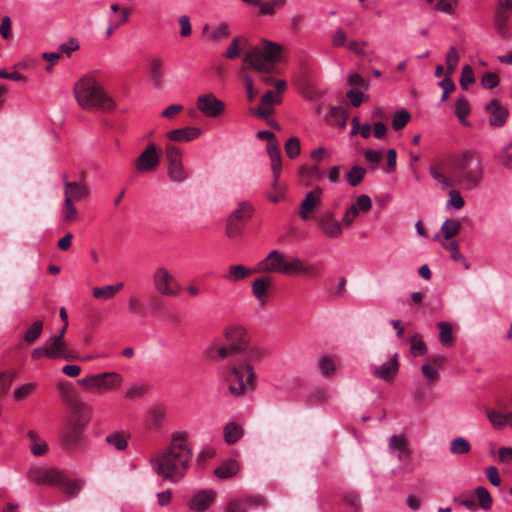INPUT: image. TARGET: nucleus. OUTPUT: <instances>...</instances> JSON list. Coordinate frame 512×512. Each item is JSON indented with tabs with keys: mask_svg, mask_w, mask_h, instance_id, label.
Segmentation results:
<instances>
[{
	"mask_svg": "<svg viewBox=\"0 0 512 512\" xmlns=\"http://www.w3.org/2000/svg\"><path fill=\"white\" fill-rule=\"evenodd\" d=\"M320 230L329 238L336 239L342 236V222L335 218L333 211L323 212L317 220Z\"/></svg>",
	"mask_w": 512,
	"mask_h": 512,
	"instance_id": "dca6fc26",
	"label": "nucleus"
},
{
	"mask_svg": "<svg viewBox=\"0 0 512 512\" xmlns=\"http://www.w3.org/2000/svg\"><path fill=\"white\" fill-rule=\"evenodd\" d=\"M216 492L204 489L196 492L188 502V507L193 512H205L214 503Z\"/></svg>",
	"mask_w": 512,
	"mask_h": 512,
	"instance_id": "aec40b11",
	"label": "nucleus"
},
{
	"mask_svg": "<svg viewBox=\"0 0 512 512\" xmlns=\"http://www.w3.org/2000/svg\"><path fill=\"white\" fill-rule=\"evenodd\" d=\"M282 48L277 43L264 41L263 48L250 47L243 56V62L261 73H271L274 65L281 59Z\"/></svg>",
	"mask_w": 512,
	"mask_h": 512,
	"instance_id": "39448f33",
	"label": "nucleus"
},
{
	"mask_svg": "<svg viewBox=\"0 0 512 512\" xmlns=\"http://www.w3.org/2000/svg\"><path fill=\"white\" fill-rule=\"evenodd\" d=\"M475 492L481 508L489 510L492 506V497L489 491L485 487L479 486L476 488Z\"/></svg>",
	"mask_w": 512,
	"mask_h": 512,
	"instance_id": "4d7b16f0",
	"label": "nucleus"
},
{
	"mask_svg": "<svg viewBox=\"0 0 512 512\" xmlns=\"http://www.w3.org/2000/svg\"><path fill=\"white\" fill-rule=\"evenodd\" d=\"M285 152L291 159L299 156L301 152V143L298 137H291L286 141Z\"/></svg>",
	"mask_w": 512,
	"mask_h": 512,
	"instance_id": "864d4df0",
	"label": "nucleus"
},
{
	"mask_svg": "<svg viewBox=\"0 0 512 512\" xmlns=\"http://www.w3.org/2000/svg\"><path fill=\"white\" fill-rule=\"evenodd\" d=\"M196 106L206 117L214 118L220 116L225 109L223 101L217 99L214 94H202L197 98Z\"/></svg>",
	"mask_w": 512,
	"mask_h": 512,
	"instance_id": "4468645a",
	"label": "nucleus"
},
{
	"mask_svg": "<svg viewBox=\"0 0 512 512\" xmlns=\"http://www.w3.org/2000/svg\"><path fill=\"white\" fill-rule=\"evenodd\" d=\"M475 82V77L473 73V69L470 65H465L462 68L460 84L463 89H467L469 84Z\"/></svg>",
	"mask_w": 512,
	"mask_h": 512,
	"instance_id": "69168bd1",
	"label": "nucleus"
},
{
	"mask_svg": "<svg viewBox=\"0 0 512 512\" xmlns=\"http://www.w3.org/2000/svg\"><path fill=\"white\" fill-rule=\"evenodd\" d=\"M64 198L77 202L87 199L90 195L89 186L85 181H67V176L63 175Z\"/></svg>",
	"mask_w": 512,
	"mask_h": 512,
	"instance_id": "6ab92c4d",
	"label": "nucleus"
},
{
	"mask_svg": "<svg viewBox=\"0 0 512 512\" xmlns=\"http://www.w3.org/2000/svg\"><path fill=\"white\" fill-rule=\"evenodd\" d=\"M46 346L49 353V358L51 359H63V360H73L76 359V353L68 348L64 339H60L59 337H50L46 342Z\"/></svg>",
	"mask_w": 512,
	"mask_h": 512,
	"instance_id": "a211bd4d",
	"label": "nucleus"
},
{
	"mask_svg": "<svg viewBox=\"0 0 512 512\" xmlns=\"http://www.w3.org/2000/svg\"><path fill=\"white\" fill-rule=\"evenodd\" d=\"M421 374L428 385L434 384L439 377V369L432 363H425L421 366Z\"/></svg>",
	"mask_w": 512,
	"mask_h": 512,
	"instance_id": "09e8293b",
	"label": "nucleus"
},
{
	"mask_svg": "<svg viewBox=\"0 0 512 512\" xmlns=\"http://www.w3.org/2000/svg\"><path fill=\"white\" fill-rule=\"evenodd\" d=\"M246 44L247 43V40L246 39H241L239 37H235L233 38L230 46L228 47V49L226 50V52L224 53V56L228 59H235L239 56V51L241 48H243V46L241 44Z\"/></svg>",
	"mask_w": 512,
	"mask_h": 512,
	"instance_id": "13d9d810",
	"label": "nucleus"
},
{
	"mask_svg": "<svg viewBox=\"0 0 512 512\" xmlns=\"http://www.w3.org/2000/svg\"><path fill=\"white\" fill-rule=\"evenodd\" d=\"M372 208L371 198L367 195H360L353 204L345 211L342 217V224L350 226L360 213H366Z\"/></svg>",
	"mask_w": 512,
	"mask_h": 512,
	"instance_id": "f3484780",
	"label": "nucleus"
},
{
	"mask_svg": "<svg viewBox=\"0 0 512 512\" xmlns=\"http://www.w3.org/2000/svg\"><path fill=\"white\" fill-rule=\"evenodd\" d=\"M322 192V189L317 187L306 194L305 198L301 202L300 208V217L302 220H308L310 218L311 212L320 202Z\"/></svg>",
	"mask_w": 512,
	"mask_h": 512,
	"instance_id": "b1692460",
	"label": "nucleus"
},
{
	"mask_svg": "<svg viewBox=\"0 0 512 512\" xmlns=\"http://www.w3.org/2000/svg\"><path fill=\"white\" fill-rule=\"evenodd\" d=\"M389 449L391 451H398V458L402 460L404 455H409L406 440L402 435H392L389 439Z\"/></svg>",
	"mask_w": 512,
	"mask_h": 512,
	"instance_id": "a19ab883",
	"label": "nucleus"
},
{
	"mask_svg": "<svg viewBox=\"0 0 512 512\" xmlns=\"http://www.w3.org/2000/svg\"><path fill=\"white\" fill-rule=\"evenodd\" d=\"M485 109L487 113L490 114L489 123L491 126L500 127L505 124L508 117V110L500 105L497 100H490L486 104Z\"/></svg>",
	"mask_w": 512,
	"mask_h": 512,
	"instance_id": "5701e85b",
	"label": "nucleus"
},
{
	"mask_svg": "<svg viewBox=\"0 0 512 512\" xmlns=\"http://www.w3.org/2000/svg\"><path fill=\"white\" fill-rule=\"evenodd\" d=\"M201 130L197 127H184L171 130L167 133V138L173 142H189L197 139Z\"/></svg>",
	"mask_w": 512,
	"mask_h": 512,
	"instance_id": "a878e982",
	"label": "nucleus"
},
{
	"mask_svg": "<svg viewBox=\"0 0 512 512\" xmlns=\"http://www.w3.org/2000/svg\"><path fill=\"white\" fill-rule=\"evenodd\" d=\"M207 354L211 359H225L237 353L230 350L227 344L212 343L207 349Z\"/></svg>",
	"mask_w": 512,
	"mask_h": 512,
	"instance_id": "e433bc0d",
	"label": "nucleus"
},
{
	"mask_svg": "<svg viewBox=\"0 0 512 512\" xmlns=\"http://www.w3.org/2000/svg\"><path fill=\"white\" fill-rule=\"evenodd\" d=\"M264 355L265 350L262 347L253 346L247 350L245 357L243 359H240L239 361H248L249 363L252 364V362L260 361L264 357Z\"/></svg>",
	"mask_w": 512,
	"mask_h": 512,
	"instance_id": "680f3d73",
	"label": "nucleus"
},
{
	"mask_svg": "<svg viewBox=\"0 0 512 512\" xmlns=\"http://www.w3.org/2000/svg\"><path fill=\"white\" fill-rule=\"evenodd\" d=\"M165 154L168 161L167 174L175 183H182L189 178V173L182 162V151L176 145L168 143L165 146Z\"/></svg>",
	"mask_w": 512,
	"mask_h": 512,
	"instance_id": "1a4fd4ad",
	"label": "nucleus"
},
{
	"mask_svg": "<svg viewBox=\"0 0 512 512\" xmlns=\"http://www.w3.org/2000/svg\"><path fill=\"white\" fill-rule=\"evenodd\" d=\"M130 438V434L125 431H114L108 434L105 438L107 444H109L112 448L123 451L128 446V440Z\"/></svg>",
	"mask_w": 512,
	"mask_h": 512,
	"instance_id": "2f4dec72",
	"label": "nucleus"
},
{
	"mask_svg": "<svg viewBox=\"0 0 512 512\" xmlns=\"http://www.w3.org/2000/svg\"><path fill=\"white\" fill-rule=\"evenodd\" d=\"M399 370L398 354L395 353L388 361L380 366L373 367V374L375 377L382 379L386 382H392Z\"/></svg>",
	"mask_w": 512,
	"mask_h": 512,
	"instance_id": "4be33fe9",
	"label": "nucleus"
},
{
	"mask_svg": "<svg viewBox=\"0 0 512 512\" xmlns=\"http://www.w3.org/2000/svg\"><path fill=\"white\" fill-rule=\"evenodd\" d=\"M287 256L278 251H271L268 256L260 263V269L264 272L284 273Z\"/></svg>",
	"mask_w": 512,
	"mask_h": 512,
	"instance_id": "412c9836",
	"label": "nucleus"
},
{
	"mask_svg": "<svg viewBox=\"0 0 512 512\" xmlns=\"http://www.w3.org/2000/svg\"><path fill=\"white\" fill-rule=\"evenodd\" d=\"M317 366L323 377L331 378L336 373L337 361L334 356L323 354L319 357Z\"/></svg>",
	"mask_w": 512,
	"mask_h": 512,
	"instance_id": "c85d7f7f",
	"label": "nucleus"
},
{
	"mask_svg": "<svg viewBox=\"0 0 512 512\" xmlns=\"http://www.w3.org/2000/svg\"><path fill=\"white\" fill-rule=\"evenodd\" d=\"M253 273V270L247 268L242 264L231 265L228 268L227 274L224 279L228 282H238L246 279Z\"/></svg>",
	"mask_w": 512,
	"mask_h": 512,
	"instance_id": "72a5a7b5",
	"label": "nucleus"
},
{
	"mask_svg": "<svg viewBox=\"0 0 512 512\" xmlns=\"http://www.w3.org/2000/svg\"><path fill=\"white\" fill-rule=\"evenodd\" d=\"M223 335L230 350L237 354L247 350L249 335L243 326L230 325L224 329Z\"/></svg>",
	"mask_w": 512,
	"mask_h": 512,
	"instance_id": "9b49d317",
	"label": "nucleus"
},
{
	"mask_svg": "<svg viewBox=\"0 0 512 512\" xmlns=\"http://www.w3.org/2000/svg\"><path fill=\"white\" fill-rule=\"evenodd\" d=\"M124 378L118 372L90 374L78 380V384L88 392L106 393L118 390Z\"/></svg>",
	"mask_w": 512,
	"mask_h": 512,
	"instance_id": "423d86ee",
	"label": "nucleus"
},
{
	"mask_svg": "<svg viewBox=\"0 0 512 512\" xmlns=\"http://www.w3.org/2000/svg\"><path fill=\"white\" fill-rule=\"evenodd\" d=\"M459 62V55L455 47H450L447 55H446V66H447V74L451 75Z\"/></svg>",
	"mask_w": 512,
	"mask_h": 512,
	"instance_id": "e2e57ef3",
	"label": "nucleus"
},
{
	"mask_svg": "<svg viewBox=\"0 0 512 512\" xmlns=\"http://www.w3.org/2000/svg\"><path fill=\"white\" fill-rule=\"evenodd\" d=\"M37 384L34 382L26 383L14 390L13 398L15 401H22L30 397L36 390Z\"/></svg>",
	"mask_w": 512,
	"mask_h": 512,
	"instance_id": "8fccbe9b",
	"label": "nucleus"
},
{
	"mask_svg": "<svg viewBox=\"0 0 512 512\" xmlns=\"http://www.w3.org/2000/svg\"><path fill=\"white\" fill-rule=\"evenodd\" d=\"M253 208L247 202L239 204L238 208L231 213L229 218L235 221H246L252 217Z\"/></svg>",
	"mask_w": 512,
	"mask_h": 512,
	"instance_id": "a18cd8bd",
	"label": "nucleus"
},
{
	"mask_svg": "<svg viewBox=\"0 0 512 512\" xmlns=\"http://www.w3.org/2000/svg\"><path fill=\"white\" fill-rule=\"evenodd\" d=\"M486 415L495 429L501 430L506 427L504 414L495 410L488 409Z\"/></svg>",
	"mask_w": 512,
	"mask_h": 512,
	"instance_id": "6e6d98bb",
	"label": "nucleus"
},
{
	"mask_svg": "<svg viewBox=\"0 0 512 512\" xmlns=\"http://www.w3.org/2000/svg\"><path fill=\"white\" fill-rule=\"evenodd\" d=\"M256 374L253 364L248 361H237L231 365L225 376L229 393L234 397L244 396L255 388Z\"/></svg>",
	"mask_w": 512,
	"mask_h": 512,
	"instance_id": "7ed1b4c3",
	"label": "nucleus"
},
{
	"mask_svg": "<svg viewBox=\"0 0 512 512\" xmlns=\"http://www.w3.org/2000/svg\"><path fill=\"white\" fill-rule=\"evenodd\" d=\"M89 419L84 415L80 406H76L71 413V417L65 426L64 439L70 448H75L82 444V434L86 429Z\"/></svg>",
	"mask_w": 512,
	"mask_h": 512,
	"instance_id": "0eeeda50",
	"label": "nucleus"
},
{
	"mask_svg": "<svg viewBox=\"0 0 512 512\" xmlns=\"http://www.w3.org/2000/svg\"><path fill=\"white\" fill-rule=\"evenodd\" d=\"M267 153L271 161L272 173H278V170H282V156L277 141H272L267 144Z\"/></svg>",
	"mask_w": 512,
	"mask_h": 512,
	"instance_id": "c9c22d12",
	"label": "nucleus"
},
{
	"mask_svg": "<svg viewBox=\"0 0 512 512\" xmlns=\"http://www.w3.org/2000/svg\"><path fill=\"white\" fill-rule=\"evenodd\" d=\"M161 151L155 144H149L140 154L136 162L137 171L144 173L154 170L160 162Z\"/></svg>",
	"mask_w": 512,
	"mask_h": 512,
	"instance_id": "2eb2a0df",
	"label": "nucleus"
},
{
	"mask_svg": "<svg viewBox=\"0 0 512 512\" xmlns=\"http://www.w3.org/2000/svg\"><path fill=\"white\" fill-rule=\"evenodd\" d=\"M442 247L450 252L451 259L455 262L461 263L465 269H470V263L466 260V258L460 253L459 245L456 241H451L449 243H442Z\"/></svg>",
	"mask_w": 512,
	"mask_h": 512,
	"instance_id": "37998d69",
	"label": "nucleus"
},
{
	"mask_svg": "<svg viewBox=\"0 0 512 512\" xmlns=\"http://www.w3.org/2000/svg\"><path fill=\"white\" fill-rule=\"evenodd\" d=\"M163 66L164 61L159 58H153L149 61L150 77L155 88H161L163 85Z\"/></svg>",
	"mask_w": 512,
	"mask_h": 512,
	"instance_id": "7c9ffc66",
	"label": "nucleus"
},
{
	"mask_svg": "<svg viewBox=\"0 0 512 512\" xmlns=\"http://www.w3.org/2000/svg\"><path fill=\"white\" fill-rule=\"evenodd\" d=\"M239 471V464L235 460L224 462L215 470V475L219 478L226 479L237 474Z\"/></svg>",
	"mask_w": 512,
	"mask_h": 512,
	"instance_id": "ea45409f",
	"label": "nucleus"
},
{
	"mask_svg": "<svg viewBox=\"0 0 512 512\" xmlns=\"http://www.w3.org/2000/svg\"><path fill=\"white\" fill-rule=\"evenodd\" d=\"M437 327L440 329L439 341L441 344L445 347L452 346L454 338L451 325L447 322H439Z\"/></svg>",
	"mask_w": 512,
	"mask_h": 512,
	"instance_id": "de8ad7c7",
	"label": "nucleus"
},
{
	"mask_svg": "<svg viewBox=\"0 0 512 512\" xmlns=\"http://www.w3.org/2000/svg\"><path fill=\"white\" fill-rule=\"evenodd\" d=\"M286 5V0H269L267 2H261L259 12L261 15L271 16L277 10L282 9Z\"/></svg>",
	"mask_w": 512,
	"mask_h": 512,
	"instance_id": "49530a36",
	"label": "nucleus"
},
{
	"mask_svg": "<svg viewBox=\"0 0 512 512\" xmlns=\"http://www.w3.org/2000/svg\"><path fill=\"white\" fill-rule=\"evenodd\" d=\"M471 450L470 442L464 437H456L450 442L449 451L453 455H464Z\"/></svg>",
	"mask_w": 512,
	"mask_h": 512,
	"instance_id": "c03bdc74",
	"label": "nucleus"
},
{
	"mask_svg": "<svg viewBox=\"0 0 512 512\" xmlns=\"http://www.w3.org/2000/svg\"><path fill=\"white\" fill-rule=\"evenodd\" d=\"M243 436V429L235 422H230L224 427V439L228 444L236 443Z\"/></svg>",
	"mask_w": 512,
	"mask_h": 512,
	"instance_id": "58836bf2",
	"label": "nucleus"
},
{
	"mask_svg": "<svg viewBox=\"0 0 512 512\" xmlns=\"http://www.w3.org/2000/svg\"><path fill=\"white\" fill-rule=\"evenodd\" d=\"M42 330L43 322L41 320L34 321L24 335L25 341L27 343L35 342L40 337Z\"/></svg>",
	"mask_w": 512,
	"mask_h": 512,
	"instance_id": "3c124183",
	"label": "nucleus"
},
{
	"mask_svg": "<svg viewBox=\"0 0 512 512\" xmlns=\"http://www.w3.org/2000/svg\"><path fill=\"white\" fill-rule=\"evenodd\" d=\"M280 102V96H276L272 91H268L262 96L260 105L256 109V113L261 118H266L273 114V105Z\"/></svg>",
	"mask_w": 512,
	"mask_h": 512,
	"instance_id": "bb28decb",
	"label": "nucleus"
},
{
	"mask_svg": "<svg viewBox=\"0 0 512 512\" xmlns=\"http://www.w3.org/2000/svg\"><path fill=\"white\" fill-rule=\"evenodd\" d=\"M410 120V114L405 110L395 112L392 120V127L394 130H401L406 126Z\"/></svg>",
	"mask_w": 512,
	"mask_h": 512,
	"instance_id": "052dcab7",
	"label": "nucleus"
},
{
	"mask_svg": "<svg viewBox=\"0 0 512 512\" xmlns=\"http://www.w3.org/2000/svg\"><path fill=\"white\" fill-rule=\"evenodd\" d=\"M193 457L187 432L175 431L169 444L149 460L153 471L165 480L177 483L187 473Z\"/></svg>",
	"mask_w": 512,
	"mask_h": 512,
	"instance_id": "f257e3e1",
	"label": "nucleus"
},
{
	"mask_svg": "<svg viewBox=\"0 0 512 512\" xmlns=\"http://www.w3.org/2000/svg\"><path fill=\"white\" fill-rule=\"evenodd\" d=\"M77 217V210L74 206V202L70 201L69 198H64L63 209H62V220L64 222L74 221Z\"/></svg>",
	"mask_w": 512,
	"mask_h": 512,
	"instance_id": "5fc2aeb1",
	"label": "nucleus"
},
{
	"mask_svg": "<svg viewBox=\"0 0 512 512\" xmlns=\"http://www.w3.org/2000/svg\"><path fill=\"white\" fill-rule=\"evenodd\" d=\"M499 84V77L494 72H486L481 78V85L485 89H493Z\"/></svg>",
	"mask_w": 512,
	"mask_h": 512,
	"instance_id": "774afa93",
	"label": "nucleus"
},
{
	"mask_svg": "<svg viewBox=\"0 0 512 512\" xmlns=\"http://www.w3.org/2000/svg\"><path fill=\"white\" fill-rule=\"evenodd\" d=\"M64 472L57 467L31 466L27 471V478L38 485L59 486Z\"/></svg>",
	"mask_w": 512,
	"mask_h": 512,
	"instance_id": "9d476101",
	"label": "nucleus"
},
{
	"mask_svg": "<svg viewBox=\"0 0 512 512\" xmlns=\"http://www.w3.org/2000/svg\"><path fill=\"white\" fill-rule=\"evenodd\" d=\"M512 18V0H497L494 15V25L502 38H509L511 33L508 21Z\"/></svg>",
	"mask_w": 512,
	"mask_h": 512,
	"instance_id": "f8f14e48",
	"label": "nucleus"
},
{
	"mask_svg": "<svg viewBox=\"0 0 512 512\" xmlns=\"http://www.w3.org/2000/svg\"><path fill=\"white\" fill-rule=\"evenodd\" d=\"M271 285V281L268 277H260L253 281L252 292L257 301L260 304H266L268 302L267 292Z\"/></svg>",
	"mask_w": 512,
	"mask_h": 512,
	"instance_id": "cd10ccee",
	"label": "nucleus"
},
{
	"mask_svg": "<svg viewBox=\"0 0 512 512\" xmlns=\"http://www.w3.org/2000/svg\"><path fill=\"white\" fill-rule=\"evenodd\" d=\"M27 437L30 440V452L34 456H44L48 451V445L45 440H43L40 435L34 431L29 430L27 432Z\"/></svg>",
	"mask_w": 512,
	"mask_h": 512,
	"instance_id": "c756f323",
	"label": "nucleus"
},
{
	"mask_svg": "<svg viewBox=\"0 0 512 512\" xmlns=\"http://www.w3.org/2000/svg\"><path fill=\"white\" fill-rule=\"evenodd\" d=\"M449 199L447 200L445 207L446 209H461L464 206V199L461 193L456 189H451L448 192Z\"/></svg>",
	"mask_w": 512,
	"mask_h": 512,
	"instance_id": "603ef678",
	"label": "nucleus"
},
{
	"mask_svg": "<svg viewBox=\"0 0 512 512\" xmlns=\"http://www.w3.org/2000/svg\"><path fill=\"white\" fill-rule=\"evenodd\" d=\"M366 170L361 166H353L347 174V180L351 186H357L364 178Z\"/></svg>",
	"mask_w": 512,
	"mask_h": 512,
	"instance_id": "bf43d9fd",
	"label": "nucleus"
},
{
	"mask_svg": "<svg viewBox=\"0 0 512 512\" xmlns=\"http://www.w3.org/2000/svg\"><path fill=\"white\" fill-rule=\"evenodd\" d=\"M73 93L78 105L84 110L112 111L116 107L114 99L102 84L90 75L75 83Z\"/></svg>",
	"mask_w": 512,
	"mask_h": 512,
	"instance_id": "f03ea898",
	"label": "nucleus"
},
{
	"mask_svg": "<svg viewBox=\"0 0 512 512\" xmlns=\"http://www.w3.org/2000/svg\"><path fill=\"white\" fill-rule=\"evenodd\" d=\"M456 181L466 189L477 187L483 178V168L478 154L464 151L455 161Z\"/></svg>",
	"mask_w": 512,
	"mask_h": 512,
	"instance_id": "20e7f679",
	"label": "nucleus"
},
{
	"mask_svg": "<svg viewBox=\"0 0 512 512\" xmlns=\"http://www.w3.org/2000/svg\"><path fill=\"white\" fill-rule=\"evenodd\" d=\"M285 275H306L309 278L319 277L318 264H305L299 257H287L286 265L284 268Z\"/></svg>",
	"mask_w": 512,
	"mask_h": 512,
	"instance_id": "ddd939ff",
	"label": "nucleus"
},
{
	"mask_svg": "<svg viewBox=\"0 0 512 512\" xmlns=\"http://www.w3.org/2000/svg\"><path fill=\"white\" fill-rule=\"evenodd\" d=\"M454 112L460 123L463 125H468V121L466 120L467 115L470 113V105L465 98V96H460L455 102Z\"/></svg>",
	"mask_w": 512,
	"mask_h": 512,
	"instance_id": "79ce46f5",
	"label": "nucleus"
},
{
	"mask_svg": "<svg viewBox=\"0 0 512 512\" xmlns=\"http://www.w3.org/2000/svg\"><path fill=\"white\" fill-rule=\"evenodd\" d=\"M83 485H84V481L82 479L70 480L64 474L62 481L58 487H61L63 489V493L68 498H75L80 493Z\"/></svg>",
	"mask_w": 512,
	"mask_h": 512,
	"instance_id": "473e14b6",
	"label": "nucleus"
},
{
	"mask_svg": "<svg viewBox=\"0 0 512 512\" xmlns=\"http://www.w3.org/2000/svg\"><path fill=\"white\" fill-rule=\"evenodd\" d=\"M364 158L368 164L371 165V167H376V165L382 160L383 158V151L382 150H374V149H368L364 152Z\"/></svg>",
	"mask_w": 512,
	"mask_h": 512,
	"instance_id": "338daca9",
	"label": "nucleus"
},
{
	"mask_svg": "<svg viewBox=\"0 0 512 512\" xmlns=\"http://www.w3.org/2000/svg\"><path fill=\"white\" fill-rule=\"evenodd\" d=\"M127 311L133 315H141L143 313L142 302L137 295L133 294L128 297Z\"/></svg>",
	"mask_w": 512,
	"mask_h": 512,
	"instance_id": "0e129e2a",
	"label": "nucleus"
},
{
	"mask_svg": "<svg viewBox=\"0 0 512 512\" xmlns=\"http://www.w3.org/2000/svg\"><path fill=\"white\" fill-rule=\"evenodd\" d=\"M461 230V223L458 219H447L441 226L440 232L445 240H450L457 236Z\"/></svg>",
	"mask_w": 512,
	"mask_h": 512,
	"instance_id": "4c0bfd02",
	"label": "nucleus"
},
{
	"mask_svg": "<svg viewBox=\"0 0 512 512\" xmlns=\"http://www.w3.org/2000/svg\"><path fill=\"white\" fill-rule=\"evenodd\" d=\"M124 284L119 282L115 285H106L103 287H95L92 290L93 297L101 300H109L113 298L120 290H122Z\"/></svg>",
	"mask_w": 512,
	"mask_h": 512,
	"instance_id": "f704fd0d",
	"label": "nucleus"
},
{
	"mask_svg": "<svg viewBox=\"0 0 512 512\" xmlns=\"http://www.w3.org/2000/svg\"><path fill=\"white\" fill-rule=\"evenodd\" d=\"M202 34L209 42L215 43L225 40L230 34L229 25L226 22H221L216 26L204 25Z\"/></svg>",
	"mask_w": 512,
	"mask_h": 512,
	"instance_id": "393cba45",
	"label": "nucleus"
},
{
	"mask_svg": "<svg viewBox=\"0 0 512 512\" xmlns=\"http://www.w3.org/2000/svg\"><path fill=\"white\" fill-rule=\"evenodd\" d=\"M152 283L155 291L162 296L176 297L182 291L179 282L164 266L157 267L154 270Z\"/></svg>",
	"mask_w": 512,
	"mask_h": 512,
	"instance_id": "6e6552de",
	"label": "nucleus"
}]
</instances>
